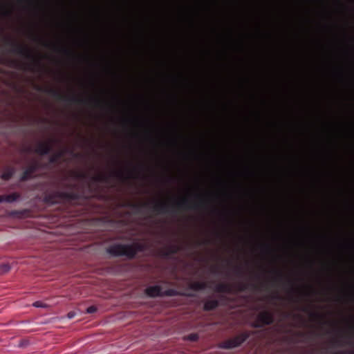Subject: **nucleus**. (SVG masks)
<instances>
[{"instance_id":"obj_21","label":"nucleus","mask_w":354,"mask_h":354,"mask_svg":"<svg viewBox=\"0 0 354 354\" xmlns=\"http://www.w3.org/2000/svg\"><path fill=\"white\" fill-rule=\"evenodd\" d=\"M56 50H59L62 51V53H63L64 55H68V56L73 55V52L66 48H56Z\"/></svg>"},{"instance_id":"obj_36","label":"nucleus","mask_w":354,"mask_h":354,"mask_svg":"<svg viewBox=\"0 0 354 354\" xmlns=\"http://www.w3.org/2000/svg\"><path fill=\"white\" fill-rule=\"evenodd\" d=\"M263 248L266 249L268 251H270V248L268 245H264Z\"/></svg>"},{"instance_id":"obj_39","label":"nucleus","mask_w":354,"mask_h":354,"mask_svg":"<svg viewBox=\"0 0 354 354\" xmlns=\"http://www.w3.org/2000/svg\"><path fill=\"white\" fill-rule=\"evenodd\" d=\"M3 202V195H0V203Z\"/></svg>"},{"instance_id":"obj_25","label":"nucleus","mask_w":354,"mask_h":354,"mask_svg":"<svg viewBox=\"0 0 354 354\" xmlns=\"http://www.w3.org/2000/svg\"><path fill=\"white\" fill-rule=\"evenodd\" d=\"M275 272L277 274V277H274L273 280L274 281H281L283 278V275L282 272L280 271H278V270H276Z\"/></svg>"},{"instance_id":"obj_40","label":"nucleus","mask_w":354,"mask_h":354,"mask_svg":"<svg viewBox=\"0 0 354 354\" xmlns=\"http://www.w3.org/2000/svg\"><path fill=\"white\" fill-rule=\"evenodd\" d=\"M44 45L46 47L49 46V44H48V43H46V42H45V43L44 44Z\"/></svg>"},{"instance_id":"obj_6","label":"nucleus","mask_w":354,"mask_h":354,"mask_svg":"<svg viewBox=\"0 0 354 354\" xmlns=\"http://www.w3.org/2000/svg\"><path fill=\"white\" fill-rule=\"evenodd\" d=\"M106 251L113 257H126L129 259H133L134 252L128 244L115 243L109 246Z\"/></svg>"},{"instance_id":"obj_4","label":"nucleus","mask_w":354,"mask_h":354,"mask_svg":"<svg viewBox=\"0 0 354 354\" xmlns=\"http://www.w3.org/2000/svg\"><path fill=\"white\" fill-rule=\"evenodd\" d=\"M78 198V194L73 191L55 189L47 193L44 197V200L48 203L57 204L62 202L75 201H77Z\"/></svg>"},{"instance_id":"obj_27","label":"nucleus","mask_w":354,"mask_h":354,"mask_svg":"<svg viewBox=\"0 0 354 354\" xmlns=\"http://www.w3.org/2000/svg\"><path fill=\"white\" fill-rule=\"evenodd\" d=\"M310 317L314 319H322L323 317L317 313H310Z\"/></svg>"},{"instance_id":"obj_12","label":"nucleus","mask_w":354,"mask_h":354,"mask_svg":"<svg viewBox=\"0 0 354 354\" xmlns=\"http://www.w3.org/2000/svg\"><path fill=\"white\" fill-rule=\"evenodd\" d=\"M219 306V301L217 299H207L205 301L203 309L205 311H210L216 309Z\"/></svg>"},{"instance_id":"obj_9","label":"nucleus","mask_w":354,"mask_h":354,"mask_svg":"<svg viewBox=\"0 0 354 354\" xmlns=\"http://www.w3.org/2000/svg\"><path fill=\"white\" fill-rule=\"evenodd\" d=\"M55 140H50L49 142H40L37 144L34 152L41 156L49 154L53 151V143Z\"/></svg>"},{"instance_id":"obj_38","label":"nucleus","mask_w":354,"mask_h":354,"mask_svg":"<svg viewBox=\"0 0 354 354\" xmlns=\"http://www.w3.org/2000/svg\"><path fill=\"white\" fill-rule=\"evenodd\" d=\"M297 335L299 336V337H304L305 336V334L304 333H301V332H299L297 333Z\"/></svg>"},{"instance_id":"obj_2","label":"nucleus","mask_w":354,"mask_h":354,"mask_svg":"<svg viewBox=\"0 0 354 354\" xmlns=\"http://www.w3.org/2000/svg\"><path fill=\"white\" fill-rule=\"evenodd\" d=\"M5 42L6 45L11 47L10 50L11 53L19 55L32 62L30 64H24L17 61L12 60L10 62L12 66L30 71H35L36 68L41 66L40 59L37 58L28 46L20 44L9 38L6 39Z\"/></svg>"},{"instance_id":"obj_34","label":"nucleus","mask_w":354,"mask_h":354,"mask_svg":"<svg viewBox=\"0 0 354 354\" xmlns=\"http://www.w3.org/2000/svg\"><path fill=\"white\" fill-rule=\"evenodd\" d=\"M235 272L237 275H241L242 274V270L241 269V268L239 267H236L235 268Z\"/></svg>"},{"instance_id":"obj_1","label":"nucleus","mask_w":354,"mask_h":354,"mask_svg":"<svg viewBox=\"0 0 354 354\" xmlns=\"http://www.w3.org/2000/svg\"><path fill=\"white\" fill-rule=\"evenodd\" d=\"M205 205V203L203 201L192 203L188 198H183L174 205L162 201H156L151 206L149 203H136L127 202L123 206L131 207L137 212H140L142 208H149L151 212L156 214H175L177 213V210L199 209L204 208Z\"/></svg>"},{"instance_id":"obj_24","label":"nucleus","mask_w":354,"mask_h":354,"mask_svg":"<svg viewBox=\"0 0 354 354\" xmlns=\"http://www.w3.org/2000/svg\"><path fill=\"white\" fill-rule=\"evenodd\" d=\"M32 306L36 308H46L47 305L42 301H37L32 304Z\"/></svg>"},{"instance_id":"obj_17","label":"nucleus","mask_w":354,"mask_h":354,"mask_svg":"<svg viewBox=\"0 0 354 354\" xmlns=\"http://www.w3.org/2000/svg\"><path fill=\"white\" fill-rule=\"evenodd\" d=\"M3 202L13 203L19 198L20 195H19V194H18L17 192H14L10 194L3 195Z\"/></svg>"},{"instance_id":"obj_33","label":"nucleus","mask_w":354,"mask_h":354,"mask_svg":"<svg viewBox=\"0 0 354 354\" xmlns=\"http://www.w3.org/2000/svg\"><path fill=\"white\" fill-rule=\"evenodd\" d=\"M333 345L335 346H342V344L340 342V340L337 339H335L333 340Z\"/></svg>"},{"instance_id":"obj_13","label":"nucleus","mask_w":354,"mask_h":354,"mask_svg":"<svg viewBox=\"0 0 354 354\" xmlns=\"http://www.w3.org/2000/svg\"><path fill=\"white\" fill-rule=\"evenodd\" d=\"M207 287V283L201 281H194L189 285V289L195 291L203 290L206 289Z\"/></svg>"},{"instance_id":"obj_30","label":"nucleus","mask_w":354,"mask_h":354,"mask_svg":"<svg viewBox=\"0 0 354 354\" xmlns=\"http://www.w3.org/2000/svg\"><path fill=\"white\" fill-rule=\"evenodd\" d=\"M27 210H23V211H16L14 212L15 214L19 215L20 216H25L28 214Z\"/></svg>"},{"instance_id":"obj_22","label":"nucleus","mask_w":354,"mask_h":354,"mask_svg":"<svg viewBox=\"0 0 354 354\" xmlns=\"http://www.w3.org/2000/svg\"><path fill=\"white\" fill-rule=\"evenodd\" d=\"M75 176L79 179H85L87 178V174L83 171L75 172Z\"/></svg>"},{"instance_id":"obj_32","label":"nucleus","mask_w":354,"mask_h":354,"mask_svg":"<svg viewBox=\"0 0 354 354\" xmlns=\"http://www.w3.org/2000/svg\"><path fill=\"white\" fill-rule=\"evenodd\" d=\"M336 354H354V351H342L337 352Z\"/></svg>"},{"instance_id":"obj_20","label":"nucleus","mask_w":354,"mask_h":354,"mask_svg":"<svg viewBox=\"0 0 354 354\" xmlns=\"http://www.w3.org/2000/svg\"><path fill=\"white\" fill-rule=\"evenodd\" d=\"M10 270V266L7 263L0 265V274H4L8 272Z\"/></svg>"},{"instance_id":"obj_10","label":"nucleus","mask_w":354,"mask_h":354,"mask_svg":"<svg viewBox=\"0 0 354 354\" xmlns=\"http://www.w3.org/2000/svg\"><path fill=\"white\" fill-rule=\"evenodd\" d=\"M39 167V164L38 162H34L30 164L21 174V180L26 181L33 178L34 174L37 171V170Z\"/></svg>"},{"instance_id":"obj_41","label":"nucleus","mask_w":354,"mask_h":354,"mask_svg":"<svg viewBox=\"0 0 354 354\" xmlns=\"http://www.w3.org/2000/svg\"><path fill=\"white\" fill-rule=\"evenodd\" d=\"M203 243H200L199 245H201ZM204 243H209V241H206Z\"/></svg>"},{"instance_id":"obj_19","label":"nucleus","mask_w":354,"mask_h":354,"mask_svg":"<svg viewBox=\"0 0 354 354\" xmlns=\"http://www.w3.org/2000/svg\"><path fill=\"white\" fill-rule=\"evenodd\" d=\"M12 175L13 171L12 169H8L1 174V178L4 180H8L12 178Z\"/></svg>"},{"instance_id":"obj_14","label":"nucleus","mask_w":354,"mask_h":354,"mask_svg":"<svg viewBox=\"0 0 354 354\" xmlns=\"http://www.w3.org/2000/svg\"><path fill=\"white\" fill-rule=\"evenodd\" d=\"M65 151L60 150L52 154L49 158V163L57 164L59 162L60 159L64 156Z\"/></svg>"},{"instance_id":"obj_3","label":"nucleus","mask_w":354,"mask_h":354,"mask_svg":"<svg viewBox=\"0 0 354 354\" xmlns=\"http://www.w3.org/2000/svg\"><path fill=\"white\" fill-rule=\"evenodd\" d=\"M45 92L55 98L56 100L62 102H67L70 104H87L88 103L93 102L95 106H100L101 105V101L95 97H91L89 99H84L82 97H79L75 95H66L62 94L58 90L48 88L45 90Z\"/></svg>"},{"instance_id":"obj_37","label":"nucleus","mask_w":354,"mask_h":354,"mask_svg":"<svg viewBox=\"0 0 354 354\" xmlns=\"http://www.w3.org/2000/svg\"><path fill=\"white\" fill-rule=\"evenodd\" d=\"M273 298H274V299H281V297H279V294H275V295L273 296Z\"/></svg>"},{"instance_id":"obj_31","label":"nucleus","mask_w":354,"mask_h":354,"mask_svg":"<svg viewBox=\"0 0 354 354\" xmlns=\"http://www.w3.org/2000/svg\"><path fill=\"white\" fill-rule=\"evenodd\" d=\"M248 284L242 283L239 285V289L241 291H244L248 288Z\"/></svg>"},{"instance_id":"obj_11","label":"nucleus","mask_w":354,"mask_h":354,"mask_svg":"<svg viewBox=\"0 0 354 354\" xmlns=\"http://www.w3.org/2000/svg\"><path fill=\"white\" fill-rule=\"evenodd\" d=\"M111 176L121 178L123 177V173L121 171H115L111 172V175H107L105 174H99L92 176L91 179L94 182L107 183Z\"/></svg>"},{"instance_id":"obj_42","label":"nucleus","mask_w":354,"mask_h":354,"mask_svg":"<svg viewBox=\"0 0 354 354\" xmlns=\"http://www.w3.org/2000/svg\"><path fill=\"white\" fill-rule=\"evenodd\" d=\"M288 283H289V284H290L291 286H292V281H288Z\"/></svg>"},{"instance_id":"obj_18","label":"nucleus","mask_w":354,"mask_h":354,"mask_svg":"<svg viewBox=\"0 0 354 354\" xmlns=\"http://www.w3.org/2000/svg\"><path fill=\"white\" fill-rule=\"evenodd\" d=\"M166 248L169 251V253L171 254V255L177 254L180 250V247L175 244L169 245Z\"/></svg>"},{"instance_id":"obj_8","label":"nucleus","mask_w":354,"mask_h":354,"mask_svg":"<svg viewBox=\"0 0 354 354\" xmlns=\"http://www.w3.org/2000/svg\"><path fill=\"white\" fill-rule=\"evenodd\" d=\"M273 322L272 313L268 310H264L258 315L256 322L252 324V326L254 328H261L263 326L272 324Z\"/></svg>"},{"instance_id":"obj_5","label":"nucleus","mask_w":354,"mask_h":354,"mask_svg":"<svg viewBox=\"0 0 354 354\" xmlns=\"http://www.w3.org/2000/svg\"><path fill=\"white\" fill-rule=\"evenodd\" d=\"M145 292L148 297L151 298L186 295L184 293L179 292L174 288H169L163 291L162 287L159 285L149 286L145 289Z\"/></svg>"},{"instance_id":"obj_15","label":"nucleus","mask_w":354,"mask_h":354,"mask_svg":"<svg viewBox=\"0 0 354 354\" xmlns=\"http://www.w3.org/2000/svg\"><path fill=\"white\" fill-rule=\"evenodd\" d=\"M131 247L133 252H134L133 259L136 257L138 252H144L145 250V245L140 243H135L133 244H128Z\"/></svg>"},{"instance_id":"obj_23","label":"nucleus","mask_w":354,"mask_h":354,"mask_svg":"<svg viewBox=\"0 0 354 354\" xmlns=\"http://www.w3.org/2000/svg\"><path fill=\"white\" fill-rule=\"evenodd\" d=\"M187 338L192 342H196L198 339L199 336L197 333H191Z\"/></svg>"},{"instance_id":"obj_28","label":"nucleus","mask_w":354,"mask_h":354,"mask_svg":"<svg viewBox=\"0 0 354 354\" xmlns=\"http://www.w3.org/2000/svg\"><path fill=\"white\" fill-rule=\"evenodd\" d=\"M97 311V308L95 306H91L86 309V313L89 314L94 313Z\"/></svg>"},{"instance_id":"obj_26","label":"nucleus","mask_w":354,"mask_h":354,"mask_svg":"<svg viewBox=\"0 0 354 354\" xmlns=\"http://www.w3.org/2000/svg\"><path fill=\"white\" fill-rule=\"evenodd\" d=\"M2 14L4 17H10L12 14L10 10L7 9L5 6L3 7Z\"/></svg>"},{"instance_id":"obj_43","label":"nucleus","mask_w":354,"mask_h":354,"mask_svg":"<svg viewBox=\"0 0 354 354\" xmlns=\"http://www.w3.org/2000/svg\"><path fill=\"white\" fill-rule=\"evenodd\" d=\"M36 39L39 40V41H41V39L40 38H38V37H35Z\"/></svg>"},{"instance_id":"obj_7","label":"nucleus","mask_w":354,"mask_h":354,"mask_svg":"<svg viewBox=\"0 0 354 354\" xmlns=\"http://www.w3.org/2000/svg\"><path fill=\"white\" fill-rule=\"evenodd\" d=\"M250 336V332L242 333L236 337L228 339L220 344V347L225 349H232L240 346Z\"/></svg>"},{"instance_id":"obj_35","label":"nucleus","mask_w":354,"mask_h":354,"mask_svg":"<svg viewBox=\"0 0 354 354\" xmlns=\"http://www.w3.org/2000/svg\"><path fill=\"white\" fill-rule=\"evenodd\" d=\"M75 316V312H69L67 315V317L69 318V319H72Z\"/></svg>"},{"instance_id":"obj_16","label":"nucleus","mask_w":354,"mask_h":354,"mask_svg":"<svg viewBox=\"0 0 354 354\" xmlns=\"http://www.w3.org/2000/svg\"><path fill=\"white\" fill-rule=\"evenodd\" d=\"M215 291L221 293H228L231 292V286L229 284L221 283L216 286Z\"/></svg>"},{"instance_id":"obj_29","label":"nucleus","mask_w":354,"mask_h":354,"mask_svg":"<svg viewBox=\"0 0 354 354\" xmlns=\"http://www.w3.org/2000/svg\"><path fill=\"white\" fill-rule=\"evenodd\" d=\"M161 255L164 257L168 258L171 255V254L169 253V251H168L167 248H165L161 251Z\"/></svg>"}]
</instances>
